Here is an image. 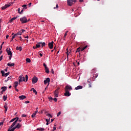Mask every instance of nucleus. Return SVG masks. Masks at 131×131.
<instances>
[{
	"label": "nucleus",
	"mask_w": 131,
	"mask_h": 131,
	"mask_svg": "<svg viewBox=\"0 0 131 131\" xmlns=\"http://www.w3.org/2000/svg\"><path fill=\"white\" fill-rule=\"evenodd\" d=\"M47 116H48V117H49V118H52L53 117L52 116V115H51V114H47Z\"/></svg>",
	"instance_id": "32"
},
{
	"label": "nucleus",
	"mask_w": 131,
	"mask_h": 131,
	"mask_svg": "<svg viewBox=\"0 0 131 131\" xmlns=\"http://www.w3.org/2000/svg\"><path fill=\"white\" fill-rule=\"evenodd\" d=\"M23 8H24V9H27V5H23Z\"/></svg>",
	"instance_id": "38"
},
{
	"label": "nucleus",
	"mask_w": 131,
	"mask_h": 131,
	"mask_svg": "<svg viewBox=\"0 0 131 131\" xmlns=\"http://www.w3.org/2000/svg\"><path fill=\"white\" fill-rule=\"evenodd\" d=\"M98 76H99V74H98V73L96 74L95 76H94L92 78L93 81H95V79H96V78H97Z\"/></svg>",
	"instance_id": "19"
},
{
	"label": "nucleus",
	"mask_w": 131,
	"mask_h": 131,
	"mask_svg": "<svg viewBox=\"0 0 131 131\" xmlns=\"http://www.w3.org/2000/svg\"><path fill=\"white\" fill-rule=\"evenodd\" d=\"M16 127V128H20L22 125L20 124V123H17V125L15 126Z\"/></svg>",
	"instance_id": "27"
},
{
	"label": "nucleus",
	"mask_w": 131,
	"mask_h": 131,
	"mask_svg": "<svg viewBox=\"0 0 131 131\" xmlns=\"http://www.w3.org/2000/svg\"><path fill=\"white\" fill-rule=\"evenodd\" d=\"M82 89V85H78L77 87L75 88V90H81Z\"/></svg>",
	"instance_id": "20"
},
{
	"label": "nucleus",
	"mask_w": 131,
	"mask_h": 131,
	"mask_svg": "<svg viewBox=\"0 0 131 131\" xmlns=\"http://www.w3.org/2000/svg\"><path fill=\"white\" fill-rule=\"evenodd\" d=\"M87 82H88V83H89V88H92V79H88L87 80Z\"/></svg>",
	"instance_id": "15"
},
{
	"label": "nucleus",
	"mask_w": 131,
	"mask_h": 131,
	"mask_svg": "<svg viewBox=\"0 0 131 131\" xmlns=\"http://www.w3.org/2000/svg\"><path fill=\"white\" fill-rule=\"evenodd\" d=\"M45 72L47 73V74H49L50 73V71L49 70V68H45Z\"/></svg>",
	"instance_id": "26"
},
{
	"label": "nucleus",
	"mask_w": 131,
	"mask_h": 131,
	"mask_svg": "<svg viewBox=\"0 0 131 131\" xmlns=\"http://www.w3.org/2000/svg\"><path fill=\"white\" fill-rule=\"evenodd\" d=\"M51 71H52V74H54L55 73V72L54 71V70L52 69Z\"/></svg>",
	"instance_id": "54"
},
{
	"label": "nucleus",
	"mask_w": 131,
	"mask_h": 131,
	"mask_svg": "<svg viewBox=\"0 0 131 131\" xmlns=\"http://www.w3.org/2000/svg\"><path fill=\"white\" fill-rule=\"evenodd\" d=\"M17 17H13L12 18H11L10 20H9V23H12V21H14V20H16V19H17Z\"/></svg>",
	"instance_id": "24"
},
{
	"label": "nucleus",
	"mask_w": 131,
	"mask_h": 131,
	"mask_svg": "<svg viewBox=\"0 0 131 131\" xmlns=\"http://www.w3.org/2000/svg\"><path fill=\"white\" fill-rule=\"evenodd\" d=\"M41 45L42 48L43 47H46V42H41Z\"/></svg>",
	"instance_id": "34"
},
{
	"label": "nucleus",
	"mask_w": 131,
	"mask_h": 131,
	"mask_svg": "<svg viewBox=\"0 0 131 131\" xmlns=\"http://www.w3.org/2000/svg\"><path fill=\"white\" fill-rule=\"evenodd\" d=\"M82 51H84L83 48H81V52H82Z\"/></svg>",
	"instance_id": "61"
},
{
	"label": "nucleus",
	"mask_w": 131,
	"mask_h": 131,
	"mask_svg": "<svg viewBox=\"0 0 131 131\" xmlns=\"http://www.w3.org/2000/svg\"><path fill=\"white\" fill-rule=\"evenodd\" d=\"M28 5H29V7H31V3H30L28 4Z\"/></svg>",
	"instance_id": "62"
},
{
	"label": "nucleus",
	"mask_w": 131,
	"mask_h": 131,
	"mask_svg": "<svg viewBox=\"0 0 131 131\" xmlns=\"http://www.w3.org/2000/svg\"><path fill=\"white\" fill-rule=\"evenodd\" d=\"M18 98L19 99H20V100H24V99H26V96L25 95L19 96Z\"/></svg>",
	"instance_id": "17"
},
{
	"label": "nucleus",
	"mask_w": 131,
	"mask_h": 131,
	"mask_svg": "<svg viewBox=\"0 0 131 131\" xmlns=\"http://www.w3.org/2000/svg\"><path fill=\"white\" fill-rule=\"evenodd\" d=\"M18 84H19V83L18 82V81L14 82V85H13L14 89H16V88L18 86Z\"/></svg>",
	"instance_id": "18"
},
{
	"label": "nucleus",
	"mask_w": 131,
	"mask_h": 131,
	"mask_svg": "<svg viewBox=\"0 0 131 131\" xmlns=\"http://www.w3.org/2000/svg\"><path fill=\"white\" fill-rule=\"evenodd\" d=\"M43 66H44L45 68H48V67L47 66V64H45V63H43Z\"/></svg>",
	"instance_id": "46"
},
{
	"label": "nucleus",
	"mask_w": 131,
	"mask_h": 131,
	"mask_svg": "<svg viewBox=\"0 0 131 131\" xmlns=\"http://www.w3.org/2000/svg\"><path fill=\"white\" fill-rule=\"evenodd\" d=\"M7 86H3L2 88H1V90H2V93L3 92H6V91H7Z\"/></svg>",
	"instance_id": "22"
},
{
	"label": "nucleus",
	"mask_w": 131,
	"mask_h": 131,
	"mask_svg": "<svg viewBox=\"0 0 131 131\" xmlns=\"http://www.w3.org/2000/svg\"><path fill=\"white\" fill-rule=\"evenodd\" d=\"M20 40L22 41L23 40V39H22V37L21 36L19 37Z\"/></svg>",
	"instance_id": "57"
},
{
	"label": "nucleus",
	"mask_w": 131,
	"mask_h": 131,
	"mask_svg": "<svg viewBox=\"0 0 131 131\" xmlns=\"http://www.w3.org/2000/svg\"><path fill=\"white\" fill-rule=\"evenodd\" d=\"M74 3H76V0H67V4L69 6H72Z\"/></svg>",
	"instance_id": "4"
},
{
	"label": "nucleus",
	"mask_w": 131,
	"mask_h": 131,
	"mask_svg": "<svg viewBox=\"0 0 131 131\" xmlns=\"http://www.w3.org/2000/svg\"><path fill=\"white\" fill-rule=\"evenodd\" d=\"M1 125H2V126H3V125H4V122H0V126H1Z\"/></svg>",
	"instance_id": "52"
},
{
	"label": "nucleus",
	"mask_w": 131,
	"mask_h": 131,
	"mask_svg": "<svg viewBox=\"0 0 131 131\" xmlns=\"http://www.w3.org/2000/svg\"><path fill=\"white\" fill-rule=\"evenodd\" d=\"M24 11V10L23 9L21 10V11H20V12H19V14H23Z\"/></svg>",
	"instance_id": "53"
},
{
	"label": "nucleus",
	"mask_w": 131,
	"mask_h": 131,
	"mask_svg": "<svg viewBox=\"0 0 131 131\" xmlns=\"http://www.w3.org/2000/svg\"><path fill=\"white\" fill-rule=\"evenodd\" d=\"M66 36H67V33H65L64 37H66Z\"/></svg>",
	"instance_id": "59"
},
{
	"label": "nucleus",
	"mask_w": 131,
	"mask_h": 131,
	"mask_svg": "<svg viewBox=\"0 0 131 131\" xmlns=\"http://www.w3.org/2000/svg\"><path fill=\"white\" fill-rule=\"evenodd\" d=\"M77 52H81V48L80 47L77 48Z\"/></svg>",
	"instance_id": "36"
},
{
	"label": "nucleus",
	"mask_w": 131,
	"mask_h": 131,
	"mask_svg": "<svg viewBox=\"0 0 131 131\" xmlns=\"http://www.w3.org/2000/svg\"><path fill=\"white\" fill-rule=\"evenodd\" d=\"M23 32H25V30L24 29H22L21 31L18 32L17 33H16L15 34V35H22V33H23Z\"/></svg>",
	"instance_id": "10"
},
{
	"label": "nucleus",
	"mask_w": 131,
	"mask_h": 131,
	"mask_svg": "<svg viewBox=\"0 0 131 131\" xmlns=\"http://www.w3.org/2000/svg\"><path fill=\"white\" fill-rule=\"evenodd\" d=\"M86 48H88V46H85L84 47H83L84 50H85Z\"/></svg>",
	"instance_id": "56"
},
{
	"label": "nucleus",
	"mask_w": 131,
	"mask_h": 131,
	"mask_svg": "<svg viewBox=\"0 0 131 131\" xmlns=\"http://www.w3.org/2000/svg\"><path fill=\"white\" fill-rule=\"evenodd\" d=\"M71 95V94L68 90H66V92L64 93V96H66V97H69Z\"/></svg>",
	"instance_id": "11"
},
{
	"label": "nucleus",
	"mask_w": 131,
	"mask_h": 131,
	"mask_svg": "<svg viewBox=\"0 0 131 131\" xmlns=\"http://www.w3.org/2000/svg\"><path fill=\"white\" fill-rule=\"evenodd\" d=\"M37 130L43 131L45 130V128H41V127L37 128Z\"/></svg>",
	"instance_id": "29"
},
{
	"label": "nucleus",
	"mask_w": 131,
	"mask_h": 131,
	"mask_svg": "<svg viewBox=\"0 0 131 131\" xmlns=\"http://www.w3.org/2000/svg\"><path fill=\"white\" fill-rule=\"evenodd\" d=\"M41 45V42H38L36 44V48H40V45Z\"/></svg>",
	"instance_id": "28"
},
{
	"label": "nucleus",
	"mask_w": 131,
	"mask_h": 131,
	"mask_svg": "<svg viewBox=\"0 0 131 131\" xmlns=\"http://www.w3.org/2000/svg\"><path fill=\"white\" fill-rule=\"evenodd\" d=\"M49 48L52 50L54 48V41H52L51 42H49L48 44Z\"/></svg>",
	"instance_id": "9"
},
{
	"label": "nucleus",
	"mask_w": 131,
	"mask_h": 131,
	"mask_svg": "<svg viewBox=\"0 0 131 131\" xmlns=\"http://www.w3.org/2000/svg\"><path fill=\"white\" fill-rule=\"evenodd\" d=\"M56 124L54 125V126L53 127V129L52 130V131H55L56 130Z\"/></svg>",
	"instance_id": "42"
},
{
	"label": "nucleus",
	"mask_w": 131,
	"mask_h": 131,
	"mask_svg": "<svg viewBox=\"0 0 131 131\" xmlns=\"http://www.w3.org/2000/svg\"><path fill=\"white\" fill-rule=\"evenodd\" d=\"M7 98H8V97L7 96H5V95L3 96V100L4 101H7Z\"/></svg>",
	"instance_id": "30"
},
{
	"label": "nucleus",
	"mask_w": 131,
	"mask_h": 131,
	"mask_svg": "<svg viewBox=\"0 0 131 131\" xmlns=\"http://www.w3.org/2000/svg\"><path fill=\"white\" fill-rule=\"evenodd\" d=\"M31 91H33V93H34L35 95H37V92L34 88H32Z\"/></svg>",
	"instance_id": "23"
},
{
	"label": "nucleus",
	"mask_w": 131,
	"mask_h": 131,
	"mask_svg": "<svg viewBox=\"0 0 131 131\" xmlns=\"http://www.w3.org/2000/svg\"><path fill=\"white\" fill-rule=\"evenodd\" d=\"M49 101H52V100H54V98H53L52 97L50 96L49 97Z\"/></svg>",
	"instance_id": "39"
},
{
	"label": "nucleus",
	"mask_w": 131,
	"mask_h": 131,
	"mask_svg": "<svg viewBox=\"0 0 131 131\" xmlns=\"http://www.w3.org/2000/svg\"><path fill=\"white\" fill-rule=\"evenodd\" d=\"M36 116V113H34L32 115V118H35V116Z\"/></svg>",
	"instance_id": "33"
},
{
	"label": "nucleus",
	"mask_w": 131,
	"mask_h": 131,
	"mask_svg": "<svg viewBox=\"0 0 131 131\" xmlns=\"http://www.w3.org/2000/svg\"><path fill=\"white\" fill-rule=\"evenodd\" d=\"M37 109H38V107H37V108H36V111H35V112H34V113H36H36H37V112H38Z\"/></svg>",
	"instance_id": "55"
},
{
	"label": "nucleus",
	"mask_w": 131,
	"mask_h": 131,
	"mask_svg": "<svg viewBox=\"0 0 131 131\" xmlns=\"http://www.w3.org/2000/svg\"><path fill=\"white\" fill-rule=\"evenodd\" d=\"M38 81V78L36 77H34L32 78V83L34 84V83H36L37 81Z\"/></svg>",
	"instance_id": "7"
},
{
	"label": "nucleus",
	"mask_w": 131,
	"mask_h": 131,
	"mask_svg": "<svg viewBox=\"0 0 131 131\" xmlns=\"http://www.w3.org/2000/svg\"><path fill=\"white\" fill-rule=\"evenodd\" d=\"M25 78H26V82L28 80V75H26Z\"/></svg>",
	"instance_id": "37"
},
{
	"label": "nucleus",
	"mask_w": 131,
	"mask_h": 131,
	"mask_svg": "<svg viewBox=\"0 0 131 131\" xmlns=\"http://www.w3.org/2000/svg\"><path fill=\"white\" fill-rule=\"evenodd\" d=\"M6 51L8 55H9V61H11L12 57L13 56V54H12V51H11V48H7Z\"/></svg>",
	"instance_id": "2"
},
{
	"label": "nucleus",
	"mask_w": 131,
	"mask_h": 131,
	"mask_svg": "<svg viewBox=\"0 0 131 131\" xmlns=\"http://www.w3.org/2000/svg\"><path fill=\"white\" fill-rule=\"evenodd\" d=\"M16 92H19V90L17 89V88H15Z\"/></svg>",
	"instance_id": "60"
},
{
	"label": "nucleus",
	"mask_w": 131,
	"mask_h": 131,
	"mask_svg": "<svg viewBox=\"0 0 131 131\" xmlns=\"http://www.w3.org/2000/svg\"><path fill=\"white\" fill-rule=\"evenodd\" d=\"M6 9H7V8L5 5L2 7V10H6Z\"/></svg>",
	"instance_id": "40"
},
{
	"label": "nucleus",
	"mask_w": 131,
	"mask_h": 131,
	"mask_svg": "<svg viewBox=\"0 0 131 131\" xmlns=\"http://www.w3.org/2000/svg\"><path fill=\"white\" fill-rule=\"evenodd\" d=\"M16 49L17 50V51H19L20 52H21V51H22V47H17L16 48Z\"/></svg>",
	"instance_id": "25"
},
{
	"label": "nucleus",
	"mask_w": 131,
	"mask_h": 131,
	"mask_svg": "<svg viewBox=\"0 0 131 131\" xmlns=\"http://www.w3.org/2000/svg\"><path fill=\"white\" fill-rule=\"evenodd\" d=\"M1 73H2V76H5V77H7V76L10 74V72H9L5 74L4 71H1Z\"/></svg>",
	"instance_id": "6"
},
{
	"label": "nucleus",
	"mask_w": 131,
	"mask_h": 131,
	"mask_svg": "<svg viewBox=\"0 0 131 131\" xmlns=\"http://www.w3.org/2000/svg\"><path fill=\"white\" fill-rule=\"evenodd\" d=\"M2 60H3V56L0 57V61H2Z\"/></svg>",
	"instance_id": "58"
},
{
	"label": "nucleus",
	"mask_w": 131,
	"mask_h": 131,
	"mask_svg": "<svg viewBox=\"0 0 131 131\" xmlns=\"http://www.w3.org/2000/svg\"><path fill=\"white\" fill-rule=\"evenodd\" d=\"M53 100H54V102H57L58 99H57L56 97H55L54 99H53Z\"/></svg>",
	"instance_id": "49"
},
{
	"label": "nucleus",
	"mask_w": 131,
	"mask_h": 131,
	"mask_svg": "<svg viewBox=\"0 0 131 131\" xmlns=\"http://www.w3.org/2000/svg\"><path fill=\"white\" fill-rule=\"evenodd\" d=\"M97 72V69L94 68L92 71H91V74H94V73H96Z\"/></svg>",
	"instance_id": "21"
},
{
	"label": "nucleus",
	"mask_w": 131,
	"mask_h": 131,
	"mask_svg": "<svg viewBox=\"0 0 131 131\" xmlns=\"http://www.w3.org/2000/svg\"><path fill=\"white\" fill-rule=\"evenodd\" d=\"M15 66V63H11V62H9L7 63V66H8L9 67H13V66Z\"/></svg>",
	"instance_id": "16"
},
{
	"label": "nucleus",
	"mask_w": 131,
	"mask_h": 131,
	"mask_svg": "<svg viewBox=\"0 0 131 131\" xmlns=\"http://www.w3.org/2000/svg\"><path fill=\"white\" fill-rule=\"evenodd\" d=\"M11 6L10 4H6L5 5V6L6 7V8H9V7H10Z\"/></svg>",
	"instance_id": "44"
},
{
	"label": "nucleus",
	"mask_w": 131,
	"mask_h": 131,
	"mask_svg": "<svg viewBox=\"0 0 131 131\" xmlns=\"http://www.w3.org/2000/svg\"><path fill=\"white\" fill-rule=\"evenodd\" d=\"M16 128H17V127H16L15 126L14 127H13L11 129H12V130L14 131L16 129Z\"/></svg>",
	"instance_id": "43"
},
{
	"label": "nucleus",
	"mask_w": 131,
	"mask_h": 131,
	"mask_svg": "<svg viewBox=\"0 0 131 131\" xmlns=\"http://www.w3.org/2000/svg\"><path fill=\"white\" fill-rule=\"evenodd\" d=\"M49 121H50V119H46V122H49Z\"/></svg>",
	"instance_id": "63"
},
{
	"label": "nucleus",
	"mask_w": 131,
	"mask_h": 131,
	"mask_svg": "<svg viewBox=\"0 0 131 131\" xmlns=\"http://www.w3.org/2000/svg\"><path fill=\"white\" fill-rule=\"evenodd\" d=\"M26 62H27V63H30V62H31V60H30V58H27V59H26Z\"/></svg>",
	"instance_id": "31"
},
{
	"label": "nucleus",
	"mask_w": 131,
	"mask_h": 131,
	"mask_svg": "<svg viewBox=\"0 0 131 131\" xmlns=\"http://www.w3.org/2000/svg\"><path fill=\"white\" fill-rule=\"evenodd\" d=\"M19 119L18 117H16V118H14L13 119H12L10 121V123L11 122H13V121H14L12 125H11V128H12V127H14V126H15V125H16V123H17V122H18V120Z\"/></svg>",
	"instance_id": "1"
},
{
	"label": "nucleus",
	"mask_w": 131,
	"mask_h": 131,
	"mask_svg": "<svg viewBox=\"0 0 131 131\" xmlns=\"http://www.w3.org/2000/svg\"><path fill=\"white\" fill-rule=\"evenodd\" d=\"M8 131H13L12 129V128H11V126H10V127L9 128Z\"/></svg>",
	"instance_id": "45"
},
{
	"label": "nucleus",
	"mask_w": 131,
	"mask_h": 131,
	"mask_svg": "<svg viewBox=\"0 0 131 131\" xmlns=\"http://www.w3.org/2000/svg\"><path fill=\"white\" fill-rule=\"evenodd\" d=\"M58 94H59V91L58 90H55L54 92V95L55 98H58Z\"/></svg>",
	"instance_id": "12"
},
{
	"label": "nucleus",
	"mask_w": 131,
	"mask_h": 131,
	"mask_svg": "<svg viewBox=\"0 0 131 131\" xmlns=\"http://www.w3.org/2000/svg\"><path fill=\"white\" fill-rule=\"evenodd\" d=\"M39 56H40V57H42V53H39Z\"/></svg>",
	"instance_id": "64"
},
{
	"label": "nucleus",
	"mask_w": 131,
	"mask_h": 131,
	"mask_svg": "<svg viewBox=\"0 0 131 131\" xmlns=\"http://www.w3.org/2000/svg\"><path fill=\"white\" fill-rule=\"evenodd\" d=\"M16 36H17L15 34L14 35H13L11 38V40H13L14 39V38L16 37Z\"/></svg>",
	"instance_id": "35"
},
{
	"label": "nucleus",
	"mask_w": 131,
	"mask_h": 131,
	"mask_svg": "<svg viewBox=\"0 0 131 131\" xmlns=\"http://www.w3.org/2000/svg\"><path fill=\"white\" fill-rule=\"evenodd\" d=\"M50 78H47L45 80H44V84H47V83H50Z\"/></svg>",
	"instance_id": "14"
},
{
	"label": "nucleus",
	"mask_w": 131,
	"mask_h": 131,
	"mask_svg": "<svg viewBox=\"0 0 131 131\" xmlns=\"http://www.w3.org/2000/svg\"><path fill=\"white\" fill-rule=\"evenodd\" d=\"M27 116V115H25V114H23L21 115V117H26Z\"/></svg>",
	"instance_id": "47"
},
{
	"label": "nucleus",
	"mask_w": 131,
	"mask_h": 131,
	"mask_svg": "<svg viewBox=\"0 0 131 131\" xmlns=\"http://www.w3.org/2000/svg\"><path fill=\"white\" fill-rule=\"evenodd\" d=\"M25 103L26 104H29V103H30V101H26L25 102Z\"/></svg>",
	"instance_id": "48"
},
{
	"label": "nucleus",
	"mask_w": 131,
	"mask_h": 131,
	"mask_svg": "<svg viewBox=\"0 0 131 131\" xmlns=\"http://www.w3.org/2000/svg\"><path fill=\"white\" fill-rule=\"evenodd\" d=\"M72 87L70 85H67L66 86L65 91H72Z\"/></svg>",
	"instance_id": "8"
},
{
	"label": "nucleus",
	"mask_w": 131,
	"mask_h": 131,
	"mask_svg": "<svg viewBox=\"0 0 131 131\" xmlns=\"http://www.w3.org/2000/svg\"><path fill=\"white\" fill-rule=\"evenodd\" d=\"M20 21L23 24H24L25 23H27L29 21V20H27V18L24 16L20 18Z\"/></svg>",
	"instance_id": "3"
},
{
	"label": "nucleus",
	"mask_w": 131,
	"mask_h": 131,
	"mask_svg": "<svg viewBox=\"0 0 131 131\" xmlns=\"http://www.w3.org/2000/svg\"><path fill=\"white\" fill-rule=\"evenodd\" d=\"M60 115H61V112H59L57 113V116H59Z\"/></svg>",
	"instance_id": "51"
},
{
	"label": "nucleus",
	"mask_w": 131,
	"mask_h": 131,
	"mask_svg": "<svg viewBox=\"0 0 131 131\" xmlns=\"http://www.w3.org/2000/svg\"><path fill=\"white\" fill-rule=\"evenodd\" d=\"M59 8V5L58 4L56 5V7H54L53 9H58Z\"/></svg>",
	"instance_id": "41"
},
{
	"label": "nucleus",
	"mask_w": 131,
	"mask_h": 131,
	"mask_svg": "<svg viewBox=\"0 0 131 131\" xmlns=\"http://www.w3.org/2000/svg\"><path fill=\"white\" fill-rule=\"evenodd\" d=\"M4 108H5V113H7V112L8 111V104H7V103H5Z\"/></svg>",
	"instance_id": "13"
},
{
	"label": "nucleus",
	"mask_w": 131,
	"mask_h": 131,
	"mask_svg": "<svg viewBox=\"0 0 131 131\" xmlns=\"http://www.w3.org/2000/svg\"><path fill=\"white\" fill-rule=\"evenodd\" d=\"M19 79L18 80L19 83H20L21 81H25V77H23V75L19 76Z\"/></svg>",
	"instance_id": "5"
},
{
	"label": "nucleus",
	"mask_w": 131,
	"mask_h": 131,
	"mask_svg": "<svg viewBox=\"0 0 131 131\" xmlns=\"http://www.w3.org/2000/svg\"><path fill=\"white\" fill-rule=\"evenodd\" d=\"M17 12H18V14H20V12H21V11H20V8H18V9H17Z\"/></svg>",
	"instance_id": "50"
}]
</instances>
